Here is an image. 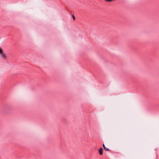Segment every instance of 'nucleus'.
<instances>
[{"label": "nucleus", "instance_id": "obj_1", "mask_svg": "<svg viewBox=\"0 0 159 159\" xmlns=\"http://www.w3.org/2000/svg\"><path fill=\"white\" fill-rule=\"evenodd\" d=\"M1 57H2V58L4 59H6L7 58V56L6 54L4 53L3 52H2L1 54H0Z\"/></svg>", "mask_w": 159, "mask_h": 159}, {"label": "nucleus", "instance_id": "obj_2", "mask_svg": "<svg viewBox=\"0 0 159 159\" xmlns=\"http://www.w3.org/2000/svg\"><path fill=\"white\" fill-rule=\"evenodd\" d=\"M102 151L103 149L102 148H101L99 149V153L100 155H102L103 154Z\"/></svg>", "mask_w": 159, "mask_h": 159}, {"label": "nucleus", "instance_id": "obj_3", "mask_svg": "<svg viewBox=\"0 0 159 159\" xmlns=\"http://www.w3.org/2000/svg\"><path fill=\"white\" fill-rule=\"evenodd\" d=\"M3 50L0 48V54L3 52Z\"/></svg>", "mask_w": 159, "mask_h": 159}, {"label": "nucleus", "instance_id": "obj_4", "mask_svg": "<svg viewBox=\"0 0 159 159\" xmlns=\"http://www.w3.org/2000/svg\"><path fill=\"white\" fill-rule=\"evenodd\" d=\"M106 151H109V150L106 147H105V149H104Z\"/></svg>", "mask_w": 159, "mask_h": 159}, {"label": "nucleus", "instance_id": "obj_5", "mask_svg": "<svg viewBox=\"0 0 159 159\" xmlns=\"http://www.w3.org/2000/svg\"><path fill=\"white\" fill-rule=\"evenodd\" d=\"M72 17H73V19H74V20H75V16H74V15H73L72 16Z\"/></svg>", "mask_w": 159, "mask_h": 159}, {"label": "nucleus", "instance_id": "obj_6", "mask_svg": "<svg viewBox=\"0 0 159 159\" xmlns=\"http://www.w3.org/2000/svg\"><path fill=\"white\" fill-rule=\"evenodd\" d=\"M103 147L104 149H105L106 147L105 146L104 144H103Z\"/></svg>", "mask_w": 159, "mask_h": 159}]
</instances>
